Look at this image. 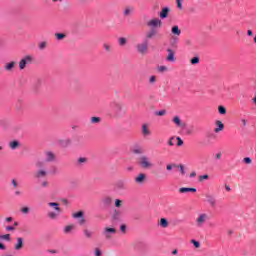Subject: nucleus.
Instances as JSON below:
<instances>
[{"label":"nucleus","mask_w":256,"mask_h":256,"mask_svg":"<svg viewBox=\"0 0 256 256\" xmlns=\"http://www.w3.org/2000/svg\"><path fill=\"white\" fill-rule=\"evenodd\" d=\"M8 147L12 151H16V149H21V142L19 140H12L8 143Z\"/></svg>","instance_id":"9b49d317"},{"label":"nucleus","mask_w":256,"mask_h":256,"mask_svg":"<svg viewBox=\"0 0 256 256\" xmlns=\"http://www.w3.org/2000/svg\"><path fill=\"white\" fill-rule=\"evenodd\" d=\"M103 47H104L105 51H107L108 53H111V46L109 44L104 43Z\"/></svg>","instance_id":"3c124183"},{"label":"nucleus","mask_w":256,"mask_h":256,"mask_svg":"<svg viewBox=\"0 0 256 256\" xmlns=\"http://www.w3.org/2000/svg\"><path fill=\"white\" fill-rule=\"evenodd\" d=\"M47 48V42L43 41L39 44V49L40 51H43L44 49Z\"/></svg>","instance_id":"c03bdc74"},{"label":"nucleus","mask_w":256,"mask_h":256,"mask_svg":"<svg viewBox=\"0 0 256 256\" xmlns=\"http://www.w3.org/2000/svg\"><path fill=\"white\" fill-rule=\"evenodd\" d=\"M75 228V226L73 225H68L64 228V232L65 233H71V231H73V229Z\"/></svg>","instance_id":"a19ab883"},{"label":"nucleus","mask_w":256,"mask_h":256,"mask_svg":"<svg viewBox=\"0 0 256 256\" xmlns=\"http://www.w3.org/2000/svg\"><path fill=\"white\" fill-rule=\"evenodd\" d=\"M72 217L73 219H79V225H85V223H87V220H85V212L83 210L73 213Z\"/></svg>","instance_id":"0eeeda50"},{"label":"nucleus","mask_w":256,"mask_h":256,"mask_svg":"<svg viewBox=\"0 0 256 256\" xmlns=\"http://www.w3.org/2000/svg\"><path fill=\"white\" fill-rule=\"evenodd\" d=\"M167 171H171L172 169H177V164H168L166 166Z\"/></svg>","instance_id":"a18cd8bd"},{"label":"nucleus","mask_w":256,"mask_h":256,"mask_svg":"<svg viewBox=\"0 0 256 256\" xmlns=\"http://www.w3.org/2000/svg\"><path fill=\"white\" fill-rule=\"evenodd\" d=\"M243 161L246 163V165H251V158L246 157L243 159Z\"/></svg>","instance_id":"4d7b16f0"},{"label":"nucleus","mask_w":256,"mask_h":256,"mask_svg":"<svg viewBox=\"0 0 256 256\" xmlns=\"http://www.w3.org/2000/svg\"><path fill=\"white\" fill-rule=\"evenodd\" d=\"M173 123H175V125H177V127H185V124H183V122H181V118H179V116H175L173 118Z\"/></svg>","instance_id":"bb28decb"},{"label":"nucleus","mask_w":256,"mask_h":256,"mask_svg":"<svg viewBox=\"0 0 256 256\" xmlns=\"http://www.w3.org/2000/svg\"><path fill=\"white\" fill-rule=\"evenodd\" d=\"M218 111L220 115H226L227 114V109L224 106H219Z\"/></svg>","instance_id":"4c0bfd02"},{"label":"nucleus","mask_w":256,"mask_h":256,"mask_svg":"<svg viewBox=\"0 0 256 256\" xmlns=\"http://www.w3.org/2000/svg\"><path fill=\"white\" fill-rule=\"evenodd\" d=\"M16 244H15V246H14V249H15V251H21V249H23V246H24V243H23V238H21V237H18V238H16Z\"/></svg>","instance_id":"a211bd4d"},{"label":"nucleus","mask_w":256,"mask_h":256,"mask_svg":"<svg viewBox=\"0 0 256 256\" xmlns=\"http://www.w3.org/2000/svg\"><path fill=\"white\" fill-rule=\"evenodd\" d=\"M149 39L153 38H147V35L142 43H139L136 45V51L140 53V55H145L149 49Z\"/></svg>","instance_id":"7ed1b4c3"},{"label":"nucleus","mask_w":256,"mask_h":256,"mask_svg":"<svg viewBox=\"0 0 256 256\" xmlns=\"http://www.w3.org/2000/svg\"><path fill=\"white\" fill-rule=\"evenodd\" d=\"M207 221H209V215L207 213H201L196 218V225L197 227H203Z\"/></svg>","instance_id":"423d86ee"},{"label":"nucleus","mask_w":256,"mask_h":256,"mask_svg":"<svg viewBox=\"0 0 256 256\" xmlns=\"http://www.w3.org/2000/svg\"><path fill=\"white\" fill-rule=\"evenodd\" d=\"M17 65V62L11 61L4 65V71H7L8 73H13L15 67Z\"/></svg>","instance_id":"f8f14e48"},{"label":"nucleus","mask_w":256,"mask_h":256,"mask_svg":"<svg viewBox=\"0 0 256 256\" xmlns=\"http://www.w3.org/2000/svg\"><path fill=\"white\" fill-rule=\"evenodd\" d=\"M16 109L18 111H21V109H23V100H18L16 103Z\"/></svg>","instance_id":"ea45409f"},{"label":"nucleus","mask_w":256,"mask_h":256,"mask_svg":"<svg viewBox=\"0 0 256 256\" xmlns=\"http://www.w3.org/2000/svg\"><path fill=\"white\" fill-rule=\"evenodd\" d=\"M207 179H209V175L207 174L199 176L200 182L207 181Z\"/></svg>","instance_id":"de8ad7c7"},{"label":"nucleus","mask_w":256,"mask_h":256,"mask_svg":"<svg viewBox=\"0 0 256 256\" xmlns=\"http://www.w3.org/2000/svg\"><path fill=\"white\" fill-rule=\"evenodd\" d=\"M118 44L120 47H125V45H127V38L125 37L118 38Z\"/></svg>","instance_id":"7c9ffc66"},{"label":"nucleus","mask_w":256,"mask_h":256,"mask_svg":"<svg viewBox=\"0 0 256 256\" xmlns=\"http://www.w3.org/2000/svg\"><path fill=\"white\" fill-rule=\"evenodd\" d=\"M122 212L121 210L114 209L111 215L112 223H121Z\"/></svg>","instance_id":"6e6552de"},{"label":"nucleus","mask_w":256,"mask_h":256,"mask_svg":"<svg viewBox=\"0 0 256 256\" xmlns=\"http://www.w3.org/2000/svg\"><path fill=\"white\" fill-rule=\"evenodd\" d=\"M91 123L93 124L101 123V117H92Z\"/></svg>","instance_id":"37998d69"},{"label":"nucleus","mask_w":256,"mask_h":256,"mask_svg":"<svg viewBox=\"0 0 256 256\" xmlns=\"http://www.w3.org/2000/svg\"><path fill=\"white\" fill-rule=\"evenodd\" d=\"M94 255L95 256H103V252L101 251V249L95 248Z\"/></svg>","instance_id":"49530a36"},{"label":"nucleus","mask_w":256,"mask_h":256,"mask_svg":"<svg viewBox=\"0 0 256 256\" xmlns=\"http://www.w3.org/2000/svg\"><path fill=\"white\" fill-rule=\"evenodd\" d=\"M1 239H4V241H11V234H4Z\"/></svg>","instance_id":"8fccbe9b"},{"label":"nucleus","mask_w":256,"mask_h":256,"mask_svg":"<svg viewBox=\"0 0 256 256\" xmlns=\"http://www.w3.org/2000/svg\"><path fill=\"white\" fill-rule=\"evenodd\" d=\"M48 185H49V182L47 181L42 182V187H48Z\"/></svg>","instance_id":"774afa93"},{"label":"nucleus","mask_w":256,"mask_h":256,"mask_svg":"<svg viewBox=\"0 0 256 256\" xmlns=\"http://www.w3.org/2000/svg\"><path fill=\"white\" fill-rule=\"evenodd\" d=\"M20 211H21V213H23L24 215H29V211H31V208L25 206V207H22Z\"/></svg>","instance_id":"e433bc0d"},{"label":"nucleus","mask_w":256,"mask_h":256,"mask_svg":"<svg viewBox=\"0 0 256 256\" xmlns=\"http://www.w3.org/2000/svg\"><path fill=\"white\" fill-rule=\"evenodd\" d=\"M114 205L117 209L123 207V200L121 199H116L115 202H114Z\"/></svg>","instance_id":"c9c22d12"},{"label":"nucleus","mask_w":256,"mask_h":256,"mask_svg":"<svg viewBox=\"0 0 256 256\" xmlns=\"http://www.w3.org/2000/svg\"><path fill=\"white\" fill-rule=\"evenodd\" d=\"M148 83H149V85H155V83H157V76H155V75L150 76Z\"/></svg>","instance_id":"f704fd0d"},{"label":"nucleus","mask_w":256,"mask_h":256,"mask_svg":"<svg viewBox=\"0 0 256 256\" xmlns=\"http://www.w3.org/2000/svg\"><path fill=\"white\" fill-rule=\"evenodd\" d=\"M88 159L85 157H80L77 160V165L78 167H82V165H85V163H87Z\"/></svg>","instance_id":"c85d7f7f"},{"label":"nucleus","mask_w":256,"mask_h":256,"mask_svg":"<svg viewBox=\"0 0 256 256\" xmlns=\"http://www.w3.org/2000/svg\"><path fill=\"white\" fill-rule=\"evenodd\" d=\"M115 233H117V229L106 227L104 228L102 235L105 236V239L109 240L111 239L112 235H115Z\"/></svg>","instance_id":"9d476101"},{"label":"nucleus","mask_w":256,"mask_h":256,"mask_svg":"<svg viewBox=\"0 0 256 256\" xmlns=\"http://www.w3.org/2000/svg\"><path fill=\"white\" fill-rule=\"evenodd\" d=\"M41 83H42L41 78H38L37 81H36V83H35V86H36V87H39V86L41 85Z\"/></svg>","instance_id":"69168bd1"},{"label":"nucleus","mask_w":256,"mask_h":256,"mask_svg":"<svg viewBox=\"0 0 256 256\" xmlns=\"http://www.w3.org/2000/svg\"><path fill=\"white\" fill-rule=\"evenodd\" d=\"M176 169L180 170L181 175H185V166L182 164L177 165Z\"/></svg>","instance_id":"79ce46f5"},{"label":"nucleus","mask_w":256,"mask_h":256,"mask_svg":"<svg viewBox=\"0 0 256 256\" xmlns=\"http://www.w3.org/2000/svg\"><path fill=\"white\" fill-rule=\"evenodd\" d=\"M120 231L122 233H127V225H125V224L120 225Z\"/></svg>","instance_id":"864d4df0"},{"label":"nucleus","mask_w":256,"mask_h":256,"mask_svg":"<svg viewBox=\"0 0 256 256\" xmlns=\"http://www.w3.org/2000/svg\"><path fill=\"white\" fill-rule=\"evenodd\" d=\"M58 143L61 147L67 148L71 145L72 141H71V139L68 138V139H64V140H59Z\"/></svg>","instance_id":"412c9836"},{"label":"nucleus","mask_w":256,"mask_h":256,"mask_svg":"<svg viewBox=\"0 0 256 256\" xmlns=\"http://www.w3.org/2000/svg\"><path fill=\"white\" fill-rule=\"evenodd\" d=\"M161 227L167 229V227H169V221H167L165 218H161Z\"/></svg>","instance_id":"72a5a7b5"},{"label":"nucleus","mask_w":256,"mask_h":256,"mask_svg":"<svg viewBox=\"0 0 256 256\" xmlns=\"http://www.w3.org/2000/svg\"><path fill=\"white\" fill-rule=\"evenodd\" d=\"M101 203L103 205V207H109L110 205H112L113 203V198H111L110 196H105L102 198Z\"/></svg>","instance_id":"2eb2a0df"},{"label":"nucleus","mask_w":256,"mask_h":256,"mask_svg":"<svg viewBox=\"0 0 256 256\" xmlns=\"http://www.w3.org/2000/svg\"><path fill=\"white\" fill-rule=\"evenodd\" d=\"M113 107H114L115 117L119 118V117H123V115H125L126 111H125V109H123V104H121L119 102H114Z\"/></svg>","instance_id":"20e7f679"},{"label":"nucleus","mask_w":256,"mask_h":256,"mask_svg":"<svg viewBox=\"0 0 256 256\" xmlns=\"http://www.w3.org/2000/svg\"><path fill=\"white\" fill-rule=\"evenodd\" d=\"M44 156L46 163H55V161H57V155H55V153H53L52 151L44 152Z\"/></svg>","instance_id":"1a4fd4ad"},{"label":"nucleus","mask_w":256,"mask_h":256,"mask_svg":"<svg viewBox=\"0 0 256 256\" xmlns=\"http://www.w3.org/2000/svg\"><path fill=\"white\" fill-rule=\"evenodd\" d=\"M6 231H15V226H6Z\"/></svg>","instance_id":"e2e57ef3"},{"label":"nucleus","mask_w":256,"mask_h":256,"mask_svg":"<svg viewBox=\"0 0 256 256\" xmlns=\"http://www.w3.org/2000/svg\"><path fill=\"white\" fill-rule=\"evenodd\" d=\"M83 233L86 239H91V237H93V232L91 230L84 229Z\"/></svg>","instance_id":"2f4dec72"},{"label":"nucleus","mask_w":256,"mask_h":256,"mask_svg":"<svg viewBox=\"0 0 256 256\" xmlns=\"http://www.w3.org/2000/svg\"><path fill=\"white\" fill-rule=\"evenodd\" d=\"M171 9L165 7L161 10V19H167V17H169V13H170Z\"/></svg>","instance_id":"393cba45"},{"label":"nucleus","mask_w":256,"mask_h":256,"mask_svg":"<svg viewBox=\"0 0 256 256\" xmlns=\"http://www.w3.org/2000/svg\"><path fill=\"white\" fill-rule=\"evenodd\" d=\"M130 151L133 155H140L136 161L141 169H153L154 165L151 162V159L145 155V148H143V146L135 144L131 147Z\"/></svg>","instance_id":"f257e3e1"},{"label":"nucleus","mask_w":256,"mask_h":256,"mask_svg":"<svg viewBox=\"0 0 256 256\" xmlns=\"http://www.w3.org/2000/svg\"><path fill=\"white\" fill-rule=\"evenodd\" d=\"M12 185H13L14 189H16V187L19 185V184L17 183V180H16V179H12Z\"/></svg>","instance_id":"0e129e2a"},{"label":"nucleus","mask_w":256,"mask_h":256,"mask_svg":"<svg viewBox=\"0 0 256 256\" xmlns=\"http://www.w3.org/2000/svg\"><path fill=\"white\" fill-rule=\"evenodd\" d=\"M153 11H157L159 9V2H156L153 7H152Z\"/></svg>","instance_id":"bf43d9fd"},{"label":"nucleus","mask_w":256,"mask_h":256,"mask_svg":"<svg viewBox=\"0 0 256 256\" xmlns=\"http://www.w3.org/2000/svg\"><path fill=\"white\" fill-rule=\"evenodd\" d=\"M178 9H183V0H176Z\"/></svg>","instance_id":"5fc2aeb1"},{"label":"nucleus","mask_w":256,"mask_h":256,"mask_svg":"<svg viewBox=\"0 0 256 256\" xmlns=\"http://www.w3.org/2000/svg\"><path fill=\"white\" fill-rule=\"evenodd\" d=\"M51 173H52V175H57V166L52 167Z\"/></svg>","instance_id":"052dcab7"},{"label":"nucleus","mask_w":256,"mask_h":256,"mask_svg":"<svg viewBox=\"0 0 256 256\" xmlns=\"http://www.w3.org/2000/svg\"><path fill=\"white\" fill-rule=\"evenodd\" d=\"M207 203H209L210 207H217V200L213 195L207 194L206 195Z\"/></svg>","instance_id":"dca6fc26"},{"label":"nucleus","mask_w":256,"mask_h":256,"mask_svg":"<svg viewBox=\"0 0 256 256\" xmlns=\"http://www.w3.org/2000/svg\"><path fill=\"white\" fill-rule=\"evenodd\" d=\"M191 243H193L196 249H199V247H201V243H199V241L197 240H191Z\"/></svg>","instance_id":"09e8293b"},{"label":"nucleus","mask_w":256,"mask_h":256,"mask_svg":"<svg viewBox=\"0 0 256 256\" xmlns=\"http://www.w3.org/2000/svg\"><path fill=\"white\" fill-rule=\"evenodd\" d=\"M33 63V56L27 55L24 58H22L19 62V69L20 71H23L27 65H31Z\"/></svg>","instance_id":"39448f33"},{"label":"nucleus","mask_w":256,"mask_h":256,"mask_svg":"<svg viewBox=\"0 0 256 256\" xmlns=\"http://www.w3.org/2000/svg\"><path fill=\"white\" fill-rule=\"evenodd\" d=\"M55 37H56L57 41H63V39H65V37H67V35L65 33H55Z\"/></svg>","instance_id":"473e14b6"},{"label":"nucleus","mask_w":256,"mask_h":256,"mask_svg":"<svg viewBox=\"0 0 256 256\" xmlns=\"http://www.w3.org/2000/svg\"><path fill=\"white\" fill-rule=\"evenodd\" d=\"M133 13H135V8L133 6H126L123 11V15L125 17H130V15H133Z\"/></svg>","instance_id":"f3484780"},{"label":"nucleus","mask_w":256,"mask_h":256,"mask_svg":"<svg viewBox=\"0 0 256 256\" xmlns=\"http://www.w3.org/2000/svg\"><path fill=\"white\" fill-rule=\"evenodd\" d=\"M174 140H175V137H171V138L169 139L168 145H169L170 147H173V145H174L173 141H174Z\"/></svg>","instance_id":"13d9d810"},{"label":"nucleus","mask_w":256,"mask_h":256,"mask_svg":"<svg viewBox=\"0 0 256 256\" xmlns=\"http://www.w3.org/2000/svg\"><path fill=\"white\" fill-rule=\"evenodd\" d=\"M200 59L199 56H196L190 60L191 65H198Z\"/></svg>","instance_id":"58836bf2"},{"label":"nucleus","mask_w":256,"mask_h":256,"mask_svg":"<svg viewBox=\"0 0 256 256\" xmlns=\"http://www.w3.org/2000/svg\"><path fill=\"white\" fill-rule=\"evenodd\" d=\"M167 57H166V61H169L170 63L175 62V51H173V49L168 48L167 49Z\"/></svg>","instance_id":"4468645a"},{"label":"nucleus","mask_w":256,"mask_h":256,"mask_svg":"<svg viewBox=\"0 0 256 256\" xmlns=\"http://www.w3.org/2000/svg\"><path fill=\"white\" fill-rule=\"evenodd\" d=\"M48 217H49V219H57V217L59 216V215H61V212H48Z\"/></svg>","instance_id":"c756f323"},{"label":"nucleus","mask_w":256,"mask_h":256,"mask_svg":"<svg viewBox=\"0 0 256 256\" xmlns=\"http://www.w3.org/2000/svg\"><path fill=\"white\" fill-rule=\"evenodd\" d=\"M6 249H7V247L5 246V244L0 242V251H5Z\"/></svg>","instance_id":"680f3d73"},{"label":"nucleus","mask_w":256,"mask_h":256,"mask_svg":"<svg viewBox=\"0 0 256 256\" xmlns=\"http://www.w3.org/2000/svg\"><path fill=\"white\" fill-rule=\"evenodd\" d=\"M142 135L144 137H149V135H151V131L149 130L147 124L142 125Z\"/></svg>","instance_id":"b1692460"},{"label":"nucleus","mask_w":256,"mask_h":256,"mask_svg":"<svg viewBox=\"0 0 256 256\" xmlns=\"http://www.w3.org/2000/svg\"><path fill=\"white\" fill-rule=\"evenodd\" d=\"M115 188L117 189V191H125V189H127V184L125 180H118L115 183Z\"/></svg>","instance_id":"ddd939ff"},{"label":"nucleus","mask_w":256,"mask_h":256,"mask_svg":"<svg viewBox=\"0 0 256 256\" xmlns=\"http://www.w3.org/2000/svg\"><path fill=\"white\" fill-rule=\"evenodd\" d=\"M36 167H38V168L43 167V162L38 161V162L36 163Z\"/></svg>","instance_id":"338daca9"},{"label":"nucleus","mask_w":256,"mask_h":256,"mask_svg":"<svg viewBox=\"0 0 256 256\" xmlns=\"http://www.w3.org/2000/svg\"><path fill=\"white\" fill-rule=\"evenodd\" d=\"M176 140L178 141V142H177V146H178V147L183 146V139H181V137H179V136L176 137Z\"/></svg>","instance_id":"603ef678"},{"label":"nucleus","mask_w":256,"mask_h":256,"mask_svg":"<svg viewBox=\"0 0 256 256\" xmlns=\"http://www.w3.org/2000/svg\"><path fill=\"white\" fill-rule=\"evenodd\" d=\"M46 175H47V171H45V170H38L35 173L36 179H41V178L45 177Z\"/></svg>","instance_id":"a878e982"},{"label":"nucleus","mask_w":256,"mask_h":256,"mask_svg":"<svg viewBox=\"0 0 256 256\" xmlns=\"http://www.w3.org/2000/svg\"><path fill=\"white\" fill-rule=\"evenodd\" d=\"M216 128L214 129L215 133H220V131H223L225 129V124L221 122V120L216 121Z\"/></svg>","instance_id":"aec40b11"},{"label":"nucleus","mask_w":256,"mask_h":256,"mask_svg":"<svg viewBox=\"0 0 256 256\" xmlns=\"http://www.w3.org/2000/svg\"><path fill=\"white\" fill-rule=\"evenodd\" d=\"M179 193H197V188L182 187V188L179 189Z\"/></svg>","instance_id":"5701e85b"},{"label":"nucleus","mask_w":256,"mask_h":256,"mask_svg":"<svg viewBox=\"0 0 256 256\" xmlns=\"http://www.w3.org/2000/svg\"><path fill=\"white\" fill-rule=\"evenodd\" d=\"M172 34L179 37L181 35V30L179 29V26L175 25L172 27Z\"/></svg>","instance_id":"cd10ccee"},{"label":"nucleus","mask_w":256,"mask_h":256,"mask_svg":"<svg viewBox=\"0 0 256 256\" xmlns=\"http://www.w3.org/2000/svg\"><path fill=\"white\" fill-rule=\"evenodd\" d=\"M77 143H76V147H83V142H81V137H78L76 139Z\"/></svg>","instance_id":"6e6d98bb"},{"label":"nucleus","mask_w":256,"mask_h":256,"mask_svg":"<svg viewBox=\"0 0 256 256\" xmlns=\"http://www.w3.org/2000/svg\"><path fill=\"white\" fill-rule=\"evenodd\" d=\"M148 27H151V29L146 33L147 35V39H153L155 37V35H157L158 31H157V27H159V25H161V20L155 18L150 20L147 23Z\"/></svg>","instance_id":"f03ea898"},{"label":"nucleus","mask_w":256,"mask_h":256,"mask_svg":"<svg viewBox=\"0 0 256 256\" xmlns=\"http://www.w3.org/2000/svg\"><path fill=\"white\" fill-rule=\"evenodd\" d=\"M48 206L52 207V209H54V211H56L58 213L62 212L61 207H59V203H57V202H49Z\"/></svg>","instance_id":"4be33fe9"},{"label":"nucleus","mask_w":256,"mask_h":256,"mask_svg":"<svg viewBox=\"0 0 256 256\" xmlns=\"http://www.w3.org/2000/svg\"><path fill=\"white\" fill-rule=\"evenodd\" d=\"M147 179V175L144 173H140L136 178H135V183H138L139 185H143L145 183V180Z\"/></svg>","instance_id":"6ab92c4d"}]
</instances>
